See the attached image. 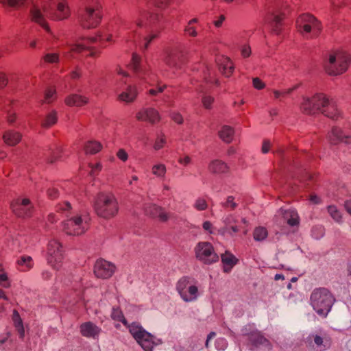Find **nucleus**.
Returning <instances> with one entry per match:
<instances>
[{"label":"nucleus","instance_id":"4d7b16f0","mask_svg":"<svg viewBox=\"0 0 351 351\" xmlns=\"http://www.w3.org/2000/svg\"><path fill=\"white\" fill-rule=\"evenodd\" d=\"M214 101V98L210 95H204L202 99V102L205 108L210 109Z\"/></svg>","mask_w":351,"mask_h":351},{"label":"nucleus","instance_id":"4468645a","mask_svg":"<svg viewBox=\"0 0 351 351\" xmlns=\"http://www.w3.org/2000/svg\"><path fill=\"white\" fill-rule=\"evenodd\" d=\"M101 20V11L100 6L96 3L94 6H87L84 13L81 16L80 23L84 28H94L97 27Z\"/></svg>","mask_w":351,"mask_h":351},{"label":"nucleus","instance_id":"8fccbe9b","mask_svg":"<svg viewBox=\"0 0 351 351\" xmlns=\"http://www.w3.org/2000/svg\"><path fill=\"white\" fill-rule=\"evenodd\" d=\"M234 221V217L232 215L228 216L224 221L226 224V229L227 230L230 229L233 232L236 233L239 231V228L237 226L233 224V222Z\"/></svg>","mask_w":351,"mask_h":351},{"label":"nucleus","instance_id":"9b49d317","mask_svg":"<svg viewBox=\"0 0 351 351\" xmlns=\"http://www.w3.org/2000/svg\"><path fill=\"white\" fill-rule=\"evenodd\" d=\"M112 38L111 35L104 36L100 34L96 37L83 38L74 45H70L69 46V51L64 52L65 56H73L75 54L82 53L85 50H90L91 48L90 45L97 41L101 42L106 40L110 43Z\"/></svg>","mask_w":351,"mask_h":351},{"label":"nucleus","instance_id":"13d9d810","mask_svg":"<svg viewBox=\"0 0 351 351\" xmlns=\"http://www.w3.org/2000/svg\"><path fill=\"white\" fill-rule=\"evenodd\" d=\"M89 167L90 169V175L95 176L99 173V172L102 169V165L100 162H97L95 164H89Z\"/></svg>","mask_w":351,"mask_h":351},{"label":"nucleus","instance_id":"a18cd8bd","mask_svg":"<svg viewBox=\"0 0 351 351\" xmlns=\"http://www.w3.org/2000/svg\"><path fill=\"white\" fill-rule=\"evenodd\" d=\"M0 285L4 288H9L10 287L8 277L1 263H0Z\"/></svg>","mask_w":351,"mask_h":351},{"label":"nucleus","instance_id":"3c124183","mask_svg":"<svg viewBox=\"0 0 351 351\" xmlns=\"http://www.w3.org/2000/svg\"><path fill=\"white\" fill-rule=\"evenodd\" d=\"M298 88V86H294L292 88H289L288 89H285L283 90H274V97L276 99H279L280 97H285L288 95L291 94L294 90Z\"/></svg>","mask_w":351,"mask_h":351},{"label":"nucleus","instance_id":"6e6d98bb","mask_svg":"<svg viewBox=\"0 0 351 351\" xmlns=\"http://www.w3.org/2000/svg\"><path fill=\"white\" fill-rule=\"evenodd\" d=\"M25 0H0V3L10 7L19 6L25 2Z\"/></svg>","mask_w":351,"mask_h":351},{"label":"nucleus","instance_id":"de8ad7c7","mask_svg":"<svg viewBox=\"0 0 351 351\" xmlns=\"http://www.w3.org/2000/svg\"><path fill=\"white\" fill-rule=\"evenodd\" d=\"M56 98V90L53 87L47 88L45 91L44 102L50 104Z\"/></svg>","mask_w":351,"mask_h":351},{"label":"nucleus","instance_id":"5701e85b","mask_svg":"<svg viewBox=\"0 0 351 351\" xmlns=\"http://www.w3.org/2000/svg\"><path fill=\"white\" fill-rule=\"evenodd\" d=\"M284 14L269 13L266 19L267 23H269L271 30L276 34H279L282 30V20Z\"/></svg>","mask_w":351,"mask_h":351},{"label":"nucleus","instance_id":"c85d7f7f","mask_svg":"<svg viewBox=\"0 0 351 351\" xmlns=\"http://www.w3.org/2000/svg\"><path fill=\"white\" fill-rule=\"evenodd\" d=\"M323 112L324 116L332 119H337L340 117L341 112L333 99L330 98Z\"/></svg>","mask_w":351,"mask_h":351},{"label":"nucleus","instance_id":"4c0bfd02","mask_svg":"<svg viewBox=\"0 0 351 351\" xmlns=\"http://www.w3.org/2000/svg\"><path fill=\"white\" fill-rule=\"evenodd\" d=\"M197 23V19L196 18H194L188 22L187 25L184 29V36H189L191 37H196L197 36V29L195 26V24Z\"/></svg>","mask_w":351,"mask_h":351},{"label":"nucleus","instance_id":"7c9ffc66","mask_svg":"<svg viewBox=\"0 0 351 351\" xmlns=\"http://www.w3.org/2000/svg\"><path fill=\"white\" fill-rule=\"evenodd\" d=\"M62 148L57 145H52L45 153L47 162L53 163L62 157Z\"/></svg>","mask_w":351,"mask_h":351},{"label":"nucleus","instance_id":"37998d69","mask_svg":"<svg viewBox=\"0 0 351 351\" xmlns=\"http://www.w3.org/2000/svg\"><path fill=\"white\" fill-rule=\"evenodd\" d=\"M158 37V33L152 32L148 35L145 36L143 38L142 43L141 44V47L146 50L148 49L150 43Z\"/></svg>","mask_w":351,"mask_h":351},{"label":"nucleus","instance_id":"4be33fe9","mask_svg":"<svg viewBox=\"0 0 351 351\" xmlns=\"http://www.w3.org/2000/svg\"><path fill=\"white\" fill-rule=\"evenodd\" d=\"M219 71L226 77H229L234 70V64L232 60L224 56H220L216 60Z\"/></svg>","mask_w":351,"mask_h":351},{"label":"nucleus","instance_id":"f03ea898","mask_svg":"<svg viewBox=\"0 0 351 351\" xmlns=\"http://www.w3.org/2000/svg\"><path fill=\"white\" fill-rule=\"evenodd\" d=\"M93 208L99 217L109 220L118 214L119 206L113 194L101 192L95 196Z\"/></svg>","mask_w":351,"mask_h":351},{"label":"nucleus","instance_id":"f704fd0d","mask_svg":"<svg viewBox=\"0 0 351 351\" xmlns=\"http://www.w3.org/2000/svg\"><path fill=\"white\" fill-rule=\"evenodd\" d=\"M234 130L228 125H223L219 131L220 138L226 143H230L233 138Z\"/></svg>","mask_w":351,"mask_h":351},{"label":"nucleus","instance_id":"69168bd1","mask_svg":"<svg viewBox=\"0 0 351 351\" xmlns=\"http://www.w3.org/2000/svg\"><path fill=\"white\" fill-rule=\"evenodd\" d=\"M253 86L255 88L261 90L265 87V84L258 77H255L253 79Z\"/></svg>","mask_w":351,"mask_h":351},{"label":"nucleus","instance_id":"6e6552de","mask_svg":"<svg viewBox=\"0 0 351 351\" xmlns=\"http://www.w3.org/2000/svg\"><path fill=\"white\" fill-rule=\"evenodd\" d=\"M90 228L89 218L85 215H75L62 223V230L68 235L84 234Z\"/></svg>","mask_w":351,"mask_h":351},{"label":"nucleus","instance_id":"c9c22d12","mask_svg":"<svg viewBox=\"0 0 351 351\" xmlns=\"http://www.w3.org/2000/svg\"><path fill=\"white\" fill-rule=\"evenodd\" d=\"M84 149L86 154H95L101 150L102 145L97 141H89L85 143Z\"/></svg>","mask_w":351,"mask_h":351},{"label":"nucleus","instance_id":"0eeeda50","mask_svg":"<svg viewBox=\"0 0 351 351\" xmlns=\"http://www.w3.org/2000/svg\"><path fill=\"white\" fill-rule=\"evenodd\" d=\"M351 62V56L345 51L337 52L329 57L325 69L330 75H337L345 73Z\"/></svg>","mask_w":351,"mask_h":351},{"label":"nucleus","instance_id":"39448f33","mask_svg":"<svg viewBox=\"0 0 351 351\" xmlns=\"http://www.w3.org/2000/svg\"><path fill=\"white\" fill-rule=\"evenodd\" d=\"M117 73L120 76V82L116 89L117 100L125 103L134 102L138 95L136 86L130 84V78L122 69H119Z\"/></svg>","mask_w":351,"mask_h":351},{"label":"nucleus","instance_id":"5fc2aeb1","mask_svg":"<svg viewBox=\"0 0 351 351\" xmlns=\"http://www.w3.org/2000/svg\"><path fill=\"white\" fill-rule=\"evenodd\" d=\"M166 143V138L165 135L161 134L158 136L155 141L154 147L156 150L162 149Z\"/></svg>","mask_w":351,"mask_h":351},{"label":"nucleus","instance_id":"774afa93","mask_svg":"<svg viewBox=\"0 0 351 351\" xmlns=\"http://www.w3.org/2000/svg\"><path fill=\"white\" fill-rule=\"evenodd\" d=\"M171 119L178 124H182L183 123V117L180 113H172Z\"/></svg>","mask_w":351,"mask_h":351},{"label":"nucleus","instance_id":"6ab92c4d","mask_svg":"<svg viewBox=\"0 0 351 351\" xmlns=\"http://www.w3.org/2000/svg\"><path fill=\"white\" fill-rule=\"evenodd\" d=\"M164 61L169 67L174 71H178L184 63V57L182 53L173 49L167 52Z\"/></svg>","mask_w":351,"mask_h":351},{"label":"nucleus","instance_id":"49530a36","mask_svg":"<svg viewBox=\"0 0 351 351\" xmlns=\"http://www.w3.org/2000/svg\"><path fill=\"white\" fill-rule=\"evenodd\" d=\"M328 212L331 217L337 222L339 223L341 221V212L335 206H328Z\"/></svg>","mask_w":351,"mask_h":351},{"label":"nucleus","instance_id":"f257e3e1","mask_svg":"<svg viewBox=\"0 0 351 351\" xmlns=\"http://www.w3.org/2000/svg\"><path fill=\"white\" fill-rule=\"evenodd\" d=\"M69 16L70 9L66 0H58L56 8H44L43 13L36 6L31 9L32 20L39 24L47 32H50V29L45 21V16H47L53 20L60 21L67 19Z\"/></svg>","mask_w":351,"mask_h":351},{"label":"nucleus","instance_id":"0e129e2a","mask_svg":"<svg viewBox=\"0 0 351 351\" xmlns=\"http://www.w3.org/2000/svg\"><path fill=\"white\" fill-rule=\"evenodd\" d=\"M59 195L58 190L56 188H49L47 190V196L51 199H56Z\"/></svg>","mask_w":351,"mask_h":351},{"label":"nucleus","instance_id":"423d86ee","mask_svg":"<svg viewBox=\"0 0 351 351\" xmlns=\"http://www.w3.org/2000/svg\"><path fill=\"white\" fill-rule=\"evenodd\" d=\"M330 97L324 93H316L311 97H303L300 108L302 113L313 115L322 114Z\"/></svg>","mask_w":351,"mask_h":351},{"label":"nucleus","instance_id":"1a4fd4ad","mask_svg":"<svg viewBox=\"0 0 351 351\" xmlns=\"http://www.w3.org/2000/svg\"><path fill=\"white\" fill-rule=\"evenodd\" d=\"M47 263L53 269L59 270L64 260V250L61 243L56 239L51 240L47 245Z\"/></svg>","mask_w":351,"mask_h":351},{"label":"nucleus","instance_id":"680f3d73","mask_svg":"<svg viewBox=\"0 0 351 351\" xmlns=\"http://www.w3.org/2000/svg\"><path fill=\"white\" fill-rule=\"evenodd\" d=\"M69 76L72 80L80 79L82 76V69L79 66H76L73 71H72Z\"/></svg>","mask_w":351,"mask_h":351},{"label":"nucleus","instance_id":"79ce46f5","mask_svg":"<svg viewBox=\"0 0 351 351\" xmlns=\"http://www.w3.org/2000/svg\"><path fill=\"white\" fill-rule=\"evenodd\" d=\"M268 235L267 230L264 227H256L253 232V237L254 240L258 241H263Z\"/></svg>","mask_w":351,"mask_h":351},{"label":"nucleus","instance_id":"a878e982","mask_svg":"<svg viewBox=\"0 0 351 351\" xmlns=\"http://www.w3.org/2000/svg\"><path fill=\"white\" fill-rule=\"evenodd\" d=\"M248 340L251 346L258 347L265 346L268 349L271 348V344L268 339L261 335L260 332H253L248 336Z\"/></svg>","mask_w":351,"mask_h":351},{"label":"nucleus","instance_id":"338daca9","mask_svg":"<svg viewBox=\"0 0 351 351\" xmlns=\"http://www.w3.org/2000/svg\"><path fill=\"white\" fill-rule=\"evenodd\" d=\"M178 162L186 167L191 162V158L189 156H180L178 159Z\"/></svg>","mask_w":351,"mask_h":351},{"label":"nucleus","instance_id":"7ed1b4c3","mask_svg":"<svg viewBox=\"0 0 351 351\" xmlns=\"http://www.w3.org/2000/svg\"><path fill=\"white\" fill-rule=\"evenodd\" d=\"M311 304L316 313L326 317L335 301L333 295L326 288L315 289L311 293Z\"/></svg>","mask_w":351,"mask_h":351},{"label":"nucleus","instance_id":"e433bc0d","mask_svg":"<svg viewBox=\"0 0 351 351\" xmlns=\"http://www.w3.org/2000/svg\"><path fill=\"white\" fill-rule=\"evenodd\" d=\"M283 217L291 226H298L299 224V216L294 210H285Z\"/></svg>","mask_w":351,"mask_h":351},{"label":"nucleus","instance_id":"cd10ccee","mask_svg":"<svg viewBox=\"0 0 351 351\" xmlns=\"http://www.w3.org/2000/svg\"><path fill=\"white\" fill-rule=\"evenodd\" d=\"M88 99L78 94H71L65 97L64 103L68 106L81 107L86 105Z\"/></svg>","mask_w":351,"mask_h":351},{"label":"nucleus","instance_id":"f8f14e48","mask_svg":"<svg viewBox=\"0 0 351 351\" xmlns=\"http://www.w3.org/2000/svg\"><path fill=\"white\" fill-rule=\"evenodd\" d=\"M129 330L145 351H152L154 343V337L151 334L135 323L130 326Z\"/></svg>","mask_w":351,"mask_h":351},{"label":"nucleus","instance_id":"ea45409f","mask_svg":"<svg viewBox=\"0 0 351 351\" xmlns=\"http://www.w3.org/2000/svg\"><path fill=\"white\" fill-rule=\"evenodd\" d=\"M71 205L69 202H63L58 204L56 206V213H58V214L64 215L67 217H69V214H71Z\"/></svg>","mask_w":351,"mask_h":351},{"label":"nucleus","instance_id":"bb28decb","mask_svg":"<svg viewBox=\"0 0 351 351\" xmlns=\"http://www.w3.org/2000/svg\"><path fill=\"white\" fill-rule=\"evenodd\" d=\"M2 138L7 145L15 146L21 141L22 134L19 132L8 130L3 132Z\"/></svg>","mask_w":351,"mask_h":351},{"label":"nucleus","instance_id":"72a5a7b5","mask_svg":"<svg viewBox=\"0 0 351 351\" xmlns=\"http://www.w3.org/2000/svg\"><path fill=\"white\" fill-rule=\"evenodd\" d=\"M221 261L224 265V272L228 273L232 267L237 264L238 260L233 254L226 252L221 255Z\"/></svg>","mask_w":351,"mask_h":351},{"label":"nucleus","instance_id":"473e14b6","mask_svg":"<svg viewBox=\"0 0 351 351\" xmlns=\"http://www.w3.org/2000/svg\"><path fill=\"white\" fill-rule=\"evenodd\" d=\"M18 269L21 271H27L34 267V261L31 256L23 255L16 261Z\"/></svg>","mask_w":351,"mask_h":351},{"label":"nucleus","instance_id":"58836bf2","mask_svg":"<svg viewBox=\"0 0 351 351\" xmlns=\"http://www.w3.org/2000/svg\"><path fill=\"white\" fill-rule=\"evenodd\" d=\"M57 121V112L56 111H51L47 114L45 118L42 121V126L46 128H50L56 123Z\"/></svg>","mask_w":351,"mask_h":351},{"label":"nucleus","instance_id":"2eb2a0df","mask_svg":"<svg viewBox=\"0 0 351 351\" xmlns=\"http://www.w3.org/2000/svg\"><path fill=\"white\" fill-rule=\"evenodd\" d=\"M11 208L13 213L18 217L25 218L32 216L34 206L29 199L26 197H18L11 203Z\"/></svg>","mask_w":351,"mask_h":351},{"label":"nucleus","instance_id":"393cba45","mask_svg":"<svg viewBox=\"0 0 351 351\" xmlns=\"http://www.w3.org/2000/svg\"><path fill=\"white\" fill-rule=\"evenodd\" d=\"M147 214L150 215L154 218H158L160 221L165 222L169 219V213H167L165 208L157 206L156 204H152L146 208Z\"/></svg>","mask_w":351,"mask_h":351},{"label":"nucleus","instance_id":"412c9836","mask_svg":"<svg viewBox=\"0 0 351 351\" xmlns=\"http://www.w3.org/2000/svg\"><path fill=\"white\" fill-rule=\"evenodd\" d=\"M328 139L331 144L337 145L339 143H351V136L345 134L341 128L333 127L328 134Z\"/></svg>","mask_w":351,"mask_h":351},{"label":"nucleus","instance_id":"864d4df0","mask_svg":"<svg viewBox=\"0 0 351 351\" xmlns=\"http://www.w3.org/2000/svg\"><path fill=\"white\" fill-rule=\"evenodd\" d=\"M194 207L197 210H204L208 208V204L205 198L199 197L196 199Z\"/></svg>","mask_w":351,"mask_h":351},{"label":"nucleus","instance_id":"c03bdc74","mask_svg":"<svg viewBox=\"0 0 351 351\" xmlns=\"http://www.w3.org/2000/svg\"><path fill=\"white\" fill-rule=\"evenodd\" d=\"M43 60L47 64L58 63L60 60V55L58 53H47L43 57Z\"/></svg>","mask_w":351,"mask_h":351},{"label":"nucleus","instance_id":"a19ab883","mask_svg":"<svg viewBox=\"0 0 351 351\" xmlns=\"http://www.w3.org/2000/svg\"><path fill=\"white\" fill-rule=\"evenodd\" d=\"M167 172L166 166L164 164L158 163L153 165L152 173L157 178H164Z\"/></svg>","mask_w":351,"mask_h":351},{"label":"nucleus","instance_id":"2f4dec72","mask_svg":"<svg viewBox=\"0 0 351 351\" xmlns=\"http://www.w3.org/2000/svg\"><path fill=\"white\" fill-rule=\"evenodd\" d=\"M12 319L13 322V325L19 334V338L23 339L25 337L23 322L19 312L16 309L13 311Z\"/></svg>","mask_w":351,"mask_h":351},{"label":"nucleus","instance_id":"f3484780","mask_svg":"<svg viewBox=\"0 0 351 351\" xmlns=\"http://www.w3.org/2000/svg\"><path fill=\"white\" fill-rule=\"evenodd\" d=\"M141 57L136 53H133L128 69L132 71L139 78L150 82L154 75L149 71L143 69L141 64Z\"/></svg>","mask_w":351,"mask_h":351},{"label":"nucleus","instance_id":"09e8293b","mask_svg":"<svg viewBox=\"0 0 351 351\" xmlns=\"http://www.w3.org/2000/svg\"><path fill=\"white\" fill-rule=\"evenodd\" d=\"M111 317L114 320L121 322L124 325L127 324L123 314L119 308H113Z\"/></svg>","mask_w":351,"mask_h":351},{"label":"nucleus","instance_id":"603ef678","mask_svg":"<svg viewBox=\"0 0 351 351\" xmlns=\"http://www.w3.org/2000/svg\"><path fill=\"white\" fill-rule=\"evenodd\" d=\"M234 198L232 196H228L223 203H222V206L224 208L229 209L230 210H234L237 206V204L234 202Z\"/></svg>","mask_w":351,"mask_h":351},{"label":"nucleus","instance_id":"052dcab7","mask_svg":"<svg viewBox=\"0 0 351 351\" xmlns=\"http://www.w3.org/2000/svg\"><path fill=\"white\" fill-rule=\"evenodd\" d=\"M241 53L243 58H247L250 56L252 53L251 47L249 45H244L241 47Z\"/></svg>","mask_w":351,"mask_h":351},{"label":"nucleus","instance_id":"9d476101","mask_svg":"<svg viewBox=\"0 0 351 351\" xmlns=\"http://www.w3.org/2000/svg\"><path fill=\"white\" fill-rule=\"evenodd\" d=\"M194 251L196 258L204 264L210 265L219 261V256L209 242H199Z\"/></svg>","mask_w":351,"mask_h":351},{"label":"nucleus","instance_id":"b1692460","mask_svg":"<svg viewBox=\"0 0 351 351\" xmlns=\"http://www.w3.org/2000/svg\"><path fill=\"white\" fill-rule=\"evenodd\" d=\"M80 329L82 335L88 338H95L101 332V329L90 322L82 324Z\"/></svg>","mask_w":351,"mask_h":351},{"label":"nucleus","instance_id":"a211bd4d","mask_svg":"<svg viewBox=\"0 0 351 351\" xmlns=\"http://www.w3.org/2000/svg\"><path fill=\"white\" fill-rule=\"evenodd\" d=\"M308 343L314 351H324L330 347L332 340L327 335L313 334L308 337Z\"/></svg>","mask_w":351,"mask_h":351},{"label":"nucleus","instance_id":"ddd939ff","mask_svg":"<svg viewBox=\"0 0 351 351\" xmlns=\"http://www.w3.org/2000/svg\"><path fill=\"white\" fill-rule=\"evenodd\" d=\"M176 290L185 302H192L197 298L198 288L190 284V278L188 276H183L178 281Z\"/></svg>","mask_w":351,"mask_h":351},{"label":"nucleus","instance_id":"e2e57ef3","mask_svg":"<svg viewBox=\"0 0 351 351\" xmlns=\"http://www.w3.org/2000/svg\"><path fill=\"white\" fill-rule=\"evenodd\" d=\"M117 158L123 162H125L128 158V154L124 149H120L117 153Z\"/></svg>","mask_w":351,"mask_h":351},{"label":"nucleus","instance_id":"20e7f679","mask_svg":"<svg viewBox=\"0 0 351 351\" xmlns=\"http://www.w3.org/2000/svg\"><path fill=\"white\" fill-rule=\"evenodd\" d=\"M298 32L306 38L317 37L322 32L321 22L313 15L305 13L300 15L296 20Z\"/></svg>","mask_w":351,"mask_h":351},{"label":"nucleus","instance_id":"bf43d9fd","mask_svg":"<svg viewBox=\"0 0 351 351\" xmlns=\"http://www.w3.org/2000/svg\"><path fill=\"white\" fill-rule=\"evenodd\" d=\"M142 18H146L147 22L145 23V25H151L152 24L155 23L156 21L158 20V15L157 14H150L149 16H147V14H145L143 16H142Z\"/></svg>","mask_w":351,"mask_h":351},{"label":"nucleus","instance_id":"aec40b11","mask_svg":"<svg viewBox=\"0 0 351 351\" xmlns=\"http://www.w3.org/2000/svg\"><path fill=\"white\" fill-rule=\"evenodd\" d=\"M136 118L140 121H146L152 125L158 123L160 120L157 110L152 108H143L136 114Z\"/></svg>","mask_w":351,"mask_h":351},{"label":"nucleus","instance_id":"dca6fc26","mask_svg":"<svg viewBox=\"0 0 351 351\" xmlns=\"http://www.w3.org/2000/svg\"><path fill=\"white\" fill-rule=\"evenodd\" d=\"M115 271V266L112 263L104 260H97L94 265L93 272L98 278L108 279L110 278Z\"/></svg>","mask_w":351,"mask_h":351},{"label":"nucleus","instance_id":"c756f323","mask_svg":"<svg viewBox=\"0 0 351 351\" xmlns=\"http://www.w3.org/2000/svg\"><path fill=\"white\" fill-rule=\"evenodd\" d=\"M208 171L215 174L226 173L228 172L229 167L226 162L221 160H213L208 167Z\"/></svg>","mask_w":351,"mask_h":351}]
</instances>
